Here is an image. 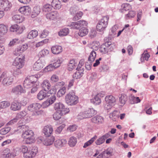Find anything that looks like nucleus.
I'll return each instance as SVG.
<instances>
[{"label":"nucleus","instance_id":"nucleus-8","mask_svg":"<svg viewBox=\"0 0 158 158\" xmlns=\"http://www.w3.org/2000/svg\"><path fill=\"white\" fill-rule=\"evenodd\" d=\"M87 24V22L84 20H80L76 22H72L69 26L71 28L76 29H80L82 26H86Z\"/></svg>","mask_w":158,"mask_h":158},{"label":"nucleus","instance_id":"nucleus-16","mask_svg":"<svg viewBox=\"0 0 158 158\" xmlns=\"http://www.w3.org/2000/svg\"><path fill=\"white\" fill-rule=\"evenodd\" d=\"M67 141L65 139H59L55 142V145L56 147L59 148L62 147L66 143Z\"/></svg>","mask_w":158,"mask_h":158},{"label":"nucleus","instance_id":"nucleus-32","mask_svg":"<svg viewBox=\"0 0 158 158\" xmlns=\"http://www.w3.org/2000/svg\"><path fill=\"white\" fill-rule=\"evenodd\" d=\"M7 27L3 24H0V35H4L7 32Z\"/></svg>","mask_w":158,"mask_h":158},{"label":"nucleus","instance_id":"nucleus-5","mask_svg":"<svg viewBox=\"0 0 158 158\" xmlns=\"http://www.w3.org/2000/svg\"><path fill=\"white\" fill-rule=\"evenodd\" d=\"M114 47L115 46L114 44L110 43L105 42L101 45L99 50L101 53L105 54L112 51Z\"/></svg>","mask_w":158,"mask_h":158},{"label":"nucleus","instance_id":"nucleus-49","mask_svg":"<svg viewBox=\"0 0 158 158\" xmlns=\"http://www.w3.org/2000/svg\"><path fill=\"white\" fill-rule=\"evenodd\" d=\"M78 8L76 6H73L70 9V13L73 15H75V14L78 12Z\"/></svg>","mask_w":158,"mask_h":158},{"label":"nucleus","instance_id":"nucleus-41","mask_svg":"<svg viewBox=\"0 0 158 158\" xmlns=\"http://www.w3.org/2000/svg\"><path fill=\"white\" fill-rule=\"evenodd\" d=\"M127 100V96L125 94H122L119 98L120 103L123 105L125 103Z\"/></svg>","mask_w":158,"mask_h":158},{"label":"nucleus","instance_id":"nucleus-30","mask_svg":"<svg viewBox=\"0 0 158 158\" xmlns=\"http://www.w3.org/2000/svg\"><path fill=\"white\" fill-rule=\"evenodd\" d=\"M106 102L112 104L116 101L115 98L112 95L106 96L105 98Z\"/></svg>","mask_w":158,"mask_h":158},{"label":"nucleus","instance_id":"nucleus-45","mask_svg":"<svg viewBox=\"0 0 158 158\" xmlns=\"http://www.w3.org/2000/svg\"><path fill=\"white\" fill-rule=\"evenodd\" d=\"M97 136H94L89 140L86 142L84 144L83 147L84 148H86L90 145L97 138Z\"/></svg>","mask_w":158,"mask_h":158},{"label":"nucleus","instance_id":"nucleus-22","mask_svg":"<svg viewBox=\"0 0 158 158\" xmlns=\"http://www.w3.org/2000/svg\"><path fill=\"white\" fill-rule=\"evenodd\" d=\"M86 26H82L80 29L78 35L80 36L83 37L87 34L88 30L86 28Z\"/></svg>","mask_w":158,"mask_h":158},{"label":"nucleus","instance_id":"nucleus-46","mask_svg":"<svg viewBox=\"0 0 158 158\" xmlns=\"http://www.w3.org/2000/svg\"><path fill=\"white\" fill-rule=\"evenodd\" d=\"M66 92V89L65 87L60 89L58 91L57 95L58 97H60L64 95Z\"/></svg>","mask_w":158,"mask_h":158},{"label":"nucleus","instance_id":"nucleus-61","mask_svg":"<svg viewBox=\"0 0 158 158\" xmlns=\"http://www.w3.org/2000/svg\"><path fill=\"white\" fill-rule=\"evenodd\" d=\"M12 19L17 23H20L19 15H14Z\"/></svg>","mask_w":158,"mask_h":158},{"label":"nucleus","instance_id":"nucleus-38","mask_svg":"<svg viewBox=\"0 0 158 158\" xmlns=\"http://www.w3.org/2000/svg\"><path fill=\"white\" fill-rule=\"evenodd\" d=\"M96 53L94 51H92L90 53V55L88 58V60L90 63L94 61L96 58Z\"/></svg>","mask_w":158,"mask_h":158},{"label":"nucleus","instance_id":"nucleus-6","mask_svg":"<svg viewBox=\"0 0 158 158\" xmlns=\"http://www.w3.org/2000/svg\"><path fill=\"white\" fill-rule=\"evenodd\" d=\"M41 105L38 103H34L30 105L28 107V110L31 112H33L32 115H38L40 113L39 110L41 107Z\"/></svg>","mask_w":158,"mask_h":158},{"label":"nucleus","instance_id":"nucleus-58","mask_svg":"<svg viewBox=\"0 0 158 158\" xmlns=\"http://www.w3.org/2000/svg\"><path fill=\"white\" fill-rule=\"evenodd\" d=\"M48 50L46 49L42 50L40 52L39 55L41 57H44L49 53Z\"/></svg>","mask_w":158,"mask_h":158},{"label":"nucleus","instance_id":"nucleus-39","mask_svg":"<svg viewBox=\"0 0 158 158\" xmlns=\"http://www.w3.org/2000/svg\"><path fill=\"white\" fill-rule=\"evenodd\" d=\"M64 106L61 102H58L55 103L54 108L55 110H62L64 109Z\"/></svg>","mask_w":158,"mask_h":158},{"label":"nucleus","instance_id":"nucleus-40","mask_svg":"<svg viewBox=\"0 0 158 158\" xmlns=\"http://www.w3.org/2000/svg\"><path fill=\"white\" fill-rule=\"evenodd\" d=\"M69 31L68 28H64L61 29L58 33L60 36H64L67 35L69 33Z\"/></svg>","mask_w":158,"mask_h":158},{"label":"nucleus","instance_id":"nucleus-3","mask_svg":"<svg viewBox=\"0 0 158 158\" xmlns=\"http://www.w3.org/2000/svg\"><path fill=\"white\" fill-rule=\"evenodd\" d=\"M66 103L69 106L75 105L78 102V97L74 92H69L65 97Z\"/></svg>","mask_w":158,"mask_h":158},{"label":"nucleus","instance_id":"nucleus-54","mask_svg":"<svg viewBox=\"0 0 158 158\" xmlns=\"http://www.w3.org/2000/svg\"><path fill=\"white\" fill-rule=\"evenodd\" d=\"M20 92V85H18L12 89V92L15 94H18Z\"/></svg>","mask_w":158,"mask_h":158},{"label":"nucleus","instance_id":"nucleus-33","mask_svg":"<svg viewBox=\"0 0 158 158\" xmlns=\"http://www.w3.org/2000/svg\"><path fill=\"white\" fill-rule=\"evenodd\" d=\"M23 84L24 87L27 88H30L35 85L33 83L31 82L27 78L24 81Z\"/></svg>","mask_w":158,"mask_h":158},{"label":"nucleus","instance_id":"nucleus-14","mask_svg":"<svg viewBox=\"0 0 158 158\" xmlns=\"http://www.w3.org/2000/svg\"><path fill=\"white\" fill-rule=\"evenodd\" d=\"M48 96L49 95L47 90H42L38 94L37 97L39 100H41Z\"/></svg>","mask_w":158,"mask_h":158},{"label":"nucleus","instance_id":"nucleus-44","mask_svg":"<svg viewBox=\"0 0 158 158\" xmlns=\"http://www.w3.org/2000/svg\"><path fill=\"white\" fill-rule=\"evenodd\" d=\"M52 8V4L51 5L50 4H46L44 6L43 10L44 12H49L51 10Z\"/></svg>","mask_w":158,"mask_h":158},{"label":"nucleus","instance_id":"nucleus-29","mask_svg":"<svg viewBox=\"0 0 158 158\" xmlns=\"http://www.w3.org/2000/svg\"><path fill=\"white\" fill-rule=\"evenodd\" d=\"M55 140L54 137L52 136L46 138L44 141V144L46 146H48L52 144Z\"/></svg>","mask_w":158,"mask_h":158},{"label":"nucleus","instance_id":"nucleus-59","mask_svg":"<svg viewBox=\"0 0 158 158\" xmlns=\"http://www.w3.org/2000/svg\"><path fill=\"white\" fill-rule=\"evenodd\" d=\"M123 10L126 11L129 10L131 8V6L129 4H124L122 5Z\"/></svg>","mask_w":158,"mask_h":158},{"label":"nucleus","instance_id":"nucleus-37","mask_svg":"<svg viewBox=\"0 0 158 158\" xmlns=\"http://www.w3.org/2000/svg\"><path fill=\"white\" fill-rule=\"evenodd\" d=\"M86 114H88L89 118H90L95 115L97 113L96 110L93 108H89L86 110Z\"/></svg>","mask_w":158,"mask_h":158},{"label":"nucleus","instance_id":"nucleus-55","mask_svg":"<svg viewBox=\"0 0 158 158\" xmlns=\"http://www.w3.org/2000/svg\"><path fill=\"white\" fill-rule=\"evenodd\" d=\"M20 56L22 57V58H20V68H21L25 65V62L24 55L20 54Z\"/></svg>","mask_w":158,"mask_h":158},{"label":"nucleus","instance_id":"nucleus-21","mask_svg":"<svg viewBox=\"0 0 158 158\" xmlns=\"http://www.w3.org/2000/svg\"><path fill=\"white\" fill-rule=\"evenodd\" d=\"M91 121L94 123L99 124L103 122V118L101 116L97 115L92 118Z\"/></svg>","mask_w":158,"mask_h":158},{"label":"nucleus","instance_id":"nucleus-10","mask_svg":"<svg viewBox=\"0 0 158 158\" xmlns=\"http://www.w3.org/2000/svg\"><path fill=\"white\" fill-rule=\"evenodd\" d=\"M2 79V83L4 85H10L13 81V78L11 77L7 76L6 73L5 72H3L1 75L0 77V81Z\"/></svg>","mask_w":158,"mask_h":158},{"label":"nucleus","instance_id":"nucleus-36","mask_svg":"<svg viewBox=\"0 0 158 158\" xmlns=\"http://www.w3.org/2000/svg\"><path fill=\"white\" fill-rule=\"evenodd\" d=\"M61 110H58L55 112L53 115V118L55 120H58L63 115Z\"/></svg>","mask_w":158,"mask_h":158},{"label":"nucleus","instance_id":"nucleus-17","mask_svg":"<svg viewBox=\"0 0 158 158\" xmlns=\"http://www.w3.org/2000/svg\"><path fill=\"white\" fill-rule=\"evenodd\" d=\"M58 16V14L56 11L48 13L46 15V17L48 19L53 20L56 19Z\"/></svg>","mask_w":158,"mask_h":158},{"label":"nucleus","instance_id":"nucleus-34","mask_svg":"<svg viewBox=\"0 0 158 158\" xmlns=\"http://www.w3.org/2000/svg\"><path fill=\"white\" fill-rule=\"evenodd\" d=\"M77 142V139L74 136L71 137L68 141V144L71 147H74Z\"/></svg>","mask_w":158,"mask_h":158},{"label":"nucleus","instance_id":"nucleus-47","mask_svg":"<svg viewBox=\"0 0 158 158\" xmlns=\"http://www.w3.org/2000/svg\"><path fill=\"white\" fill-rule=\"evenodd\" d=\"M83 15V13L81 11L78 12L75 14L73 18V20L74 21H77L81 19V17Z\"/></svg>","mask_w":158,"mask_h":158},{"label":"nucleus","instance_id":"nucleus-56","mask_svg":"<svg viewBox=\"0 0 158 158\" xmlns=\"http://www.w3.org/2000/svg\"><path fill=\"white\" fill-rule=\"evenodd\" d=\"M19 29V26L17 24H15L12 26L10 28V31H17Z\"/></svg>","mask_w":158,"mask_h":158},{"label":"nucleus","instance_id":"nucleus-13","mask_svg":"<svg viewBox=\"0 0 158 158\" xmlns=\"http://www.w3.org/2000/svg\"><path fill=\"white\" fill-rule=\"evenodd\" d=\"M53 130L51 125H47L45 126L43 130V132L46 137H49L51 136Z\"/></svg>","mask_w":158,"mask_h":158},{"label":"nucleus","instance_id":"nucleus-7","mask_svg":"<svg viewBox=\"0 0 158 158\" xmlns=\"http://www.w3.org/2000/svg\"><path fill=\"white\" fill-rule=\"evenodd\" d=\"M12 4L8 0H0V9L4 11L9 10Z\"/></svg>","mask_w":158,"mask_h":158},{"label":"nucleus","instance_id":"nucleus-1","mask_svg":"<svg viewBox=\"0 0 158 158\" xmlns=\"http://www.w3.org/2000/svg\"><path fill=\"white\" fill-rule=\"evenodd\" d=\"M27 114L25 111L20 112V124L27 122V118L25 117ZM22 133V137L24 139L23 141L27 144H30L34 141V133L32 130L29 129V127L26 125L20 124V133Z\"/></svg>","mask_w":158,"mask_h":158},{"label":"nucleus","instance_id":"nucleus-60","mask_svg":"<svg viewBox=\"0 0 158 158\" xmlns=\"http://www.w3.org/2000/svg\"><path fill=\"white\" fill-rule=\"evenodd\" d=\"M105 141L104 139L101 137L97 139L95 143L97 145H100L103 143Z\"/></svg>","mask_w":158,"mask_h":158},{"label":"nucleus","instance_id":"nucleus-20","mask_svg":"<svg viewBox=\"0 0 158 158\" xmlns=\"http://www.w3.org/2000/svg\"><path fill=\"white\" fill-rule=\"evenodd\" d=\"M52 7L55 9L59 10L61 7L60 1L59 0H53L51 2Z\"/></svg>","mask_w":158,"mask_h":158},{"label":"nucleus","instance_id":"nucleus-52","mask_svg":"<svg viewBox=\"0 0 158 158\" xmlns=\"http://www.w3.org/2000/svg\"><path fill=\"white\" fill-rule=\"evenodd\" d=\"M109 69V67L106 64H103L100 66L99 68V71L100 72H104L106 71Z\"/></svg>","mask_w":158,"mask_h":158},{"label":"nucleus","instance_id":"nucleus-9","mask_svg":"<svg viewBox=\"0 0 158 158\" xmlns=\"http://www.w3.org/2000/svg\"><path fill=\"white\" fill-rule=\"evenodd\" d=\"M38 152V148L34 146L31 150H29L26 152L24 153L23 155L25 158H31L35 156Z\"/></svg>","mask_w":158,"mask_h":158},{"label":"nucleus","instance_id":"nucleus-50","mask_svg":"<svg viewBox=\"0 0 158 158\" xmlns=\"http://www.w3.org/2000/svg\"><path fill=\"white\" fill-rule=\"evenodd\" d=\"M65 125L64 124H62L57 127L55 130V132L56 134H59L60 133L63 129L65 127Z\"/></svg>","mask_w":158,"mask_h":158},{"label":"nucleus","instance_id":"nucleus-15","mask_svg":"<svg viewBox=\"0 0 158 158\" xmlns=\"http://www.w3.org/2000/svg\"><path fill=\"white\" fill-rule=\"evenodd\" d=\"M52 52L54 54H58L62 51V48L59 45L53 46L51 48Z\"/></svg>","mask_w":158,"mask_h":158},{"label":"nucleus","instance_id":"nucleus-57","mask_svg":"<svg viewBox=\"0 0 158 158\" xmlns=\"http://www.w3.org/2000/svg\"><path fill=\"white\" fill-rule=\"evenodd\" d=\"M48 42V40L47 39H44L38 43H37L35 47L36 48L40 47L41 46H42L44 44L47 43Z\"/></svg>","mask_w":158,"mask_h":158},{"label":"nucleus","instance_id":"nucleus-23","mask_svg":"<svg viewBox=\"0 0 158 158\" xmlns=\"http://www.w3.org/2000/svg\"><path fill=\"white\" fill-rule=\"evenodd\" d=\"M101 96L100 94H98L94 98L91 99V102L95 105H98L101 102L100 97Z\"/></svg>","mask_w":158,"mask_h":158},{"label":"nucleus","instance_id":"nucleus-25","mask_svg":"<svg viewBox=\"0 0 158 158\" xmlns=\"http://www.w3.org/2000/svg\"><path fill=\"white\" fill-rule=\"evenodd\" d=\"M41 9L39 6H35L33 9L31 17L32 18H34L37 16L40 13Z\"/></svg>","mask_w":158,"mask_h":158},{"label":"nucleus","instance_id":"nucleus-19","mask_svg":"<svg viewBox=\"0 0 158 158\" xmlns=\"http://www.w3.org/2000/svg\"><path fill=\"white\" fill-rule=\"evenodd\" d=\"M82 69L79 70H76L73 75V77L74 79H77L81 78L84 74V72Z\"/></svg>","mask_w":158,"mask_h":158},{"label":"nucleus","instance_id":"nucleus-31","mask_svg":"<svg viewBox=\"0 0 158 158\" xmlns=\"http://www.w3.org/2000/svg\"><path fill=\"white\" fill-rule=\"evenodd\" d=\"M44 66V64L41 62H36L33 66V68L35 71H39Z\"/></svg>","mask_w":158,"mask_h":158},{"label":"nucleus","instance_id":"nucleus-35","mask_svg":"<svg viewBox=\"0 0 158 158\" xmlns=\"http://www.w3.org/2000/svg\"><path fill=\"white\" fill-rule=\"evenodd\" d=\"M11 109L14 111L19 110L20 109L19 102L16 101H15L11 104Z\"/></svg>","mask_w":158,"mask_h":158},{"label":"nucleus","instance_id":"nucleus-28","mask_svg":"<svg viewBox=\"0 0 158 158\" xmlns=\"http://www.w3.org/2000/svg\"><path fill=\"white\" fill-rule=\"evenodd\" d=\"M41 85L43 90H47V91L49 90L51 86V85L48 80L44 81Z\"/></svg>","mask_w":158,"mask_h":158},{"label":"nucleus","instance_id":"nucleus-63","mask_svg":"<svg viewBox=\"0 0 158 158\" xmlns=\"http://www.w3.org/2000/svg\"><path fill=\"white\" fill-rule=\"evenodd\" d=\"M135 15V12L133 10L130 11L129 13L126 15L127 16L128 19L133 18L134 17Z\"/></svg>","mask_w":158,"mask_h":158},{"label":"nucleus","instance_id":"nucleus-43","mask_svg":"<svg viewBox=\"0 0 158 158\" xmlns=\"http://www.w3.org/2000/svg\"><path fill=\"white\" fill-rule=\"evenodd\" d=\"M86 110L85 111L80 113L78 116V118L80 119L89 118L88 114H86Z\"/></svg>","mask_w":158,"mask_h":158},{"label":"nucleus","instance_id":"nucleus-4","mask_svg":"<svg viewBox=\"0 0 158 158\" xmlns=\"http://www.w3.org/2000/svg\"><path fill=\"white\" fill-rule=\"evenodd\" d=\"M109 19L108 17L104 16L98 21L96 26L98 31L103 32L107 26Z\"/></svg>","mask_w":158,"mask_h":158},{"label":"nucleus","instance_id":"nucleus-24","mask_svg":"<svg viewBox=\"0 0 158 158\" xmlns=\"http://www.w3.org/2000/svg\"><path fill=\"white\" fill-rule=\"evenodd\" d=\"M113 151L111 148H108L102 153L104 157L108 158L112 155Z\"/></svg>","mask_w":158,"mask_h":158},{"label":"nucleus","instance_id":"nucleus-18","mask_svg":"<svg viewBox=\"0 0 158 158\" xmlns=\"http://www.w3.org/2000/svg\"><path fill=\"white\" fill-rule=\"evenodd\" d=\"M31 8L27 6H20V13L27 15L31 11Z\"/></svg>","mask_w":158,"mask_h":158},{"label":"nucleus","instance_id":"nucleus-12","mask_svg":"<svg viewBox=\"0 0 158 158\" xmlns=\"http://www.w3.org/2000/svg\"><path fill=\"white\" fill-rule=\"evenodd\" d=\"M38 35V31L36 30H33L31 31L28 34L26 35L23 38H21L20 41L22 42L24 41L27 38L32 39L36 37Z\"/></svg>","mask_w":158,"mask_h":158},{"label":"nucleus","instance_id":"nucleus-62","mask_svg":"<svg viewBox=\"0 0 158 158\" xmlns=\"http://www.w3.org/2000/svg\"><path fill=\"white\" fill-rule=\"evenodd\" d=\"M48 31L46 30H44L40 35V37L41 38H45L48 35Z\"/></svg>","mask_w":158,"mask_h":158},{"label":"nucleus","instance_id":"nucleus-42","mask_svg":"<svg viewBox=\"0 0 158 158\" xmlns=\"http://www.w3.org/2000/svg\"><path fill=\"white\" fill-rule=\"evenodd\" d=\"M20 43V40L19 39L15 38L10 41L8 44L9 47H12L14 45H17Z\"/></svg>","mask_w":158,"mask_h":158},{"label":"nucleus","instance_id":"nucleus-53","mask_svg":"<svg viewBox=\"0 0 158 158\" xmlns=\"http://www.w3.org/2000/svg\"><path fill=\"white\" fill-rule=\"evenodd\" d=\"M28 101V99L27 98L23 97L22 98L21 101H20V105L25 106Z\"/></svg>","mask_w":158,"mask_h":158},{"label":"nucleus","instance_id":"nucleus-51","mask_svg":"<svg viewBox=\"0 0 158 158\" xmlns=\"http://www.w3.org/2000/svg\"><path fill=\"white\" fill-rule=\"evenodd\" d=\"M11 128L10 127L3 128L0 130V134L4 135L8 133L10 130Z\"/></svg>","mask_w":158,"mask_h":158},{"label":"nucleus","instance_id":"nucleus-48","mask_svg":"<svg viewBox=\"0 0 158 158\" xmlns=\"http://www.w3.org/2000/svg\"><path fill=\"white\" fill-rule=\"evenodd\" d=\"M10 105L9 102L7 101H4L0 102V108H5L9 106Z\"/></svg>","mask_w":158,"mask_h":158},{"label":"nucleus","instance_id":"nucleus-2","mask_svg":"<svg viewBox=\"0 0 158 158\" xmlns=\"http://www.w3.org/2000/svg\"><path fill=\"white\" fill-rule=\"evenodd\" d=\"M14 55L18 56L15 60L13 63V65L15 66V68L14 69V73L15 74L18 75L20 73V48H17L13 52Z\"/></svg>","mask_w":158,"mask_h":158},{"label":"nucleus","instance_id":"nucleus-27","mask_svg":"<svg viewBox=\"0 0 158 158\" xmlns=\"http://www.w3.org/2000/svg\"><path fill=\"white\" fill-rule=\"evenodd\" d=\"M77 65V63L75 62L74 59L71 60L68 64V70L69 71H72L76 67Z\"/></svg>","mask_w":158,"mask_h":158},{"label":"nucleus","instance_id":"nucleus-64","mask_svg":"<svg viewBox=\"0 0 158 158\" xmlns=\"http://www.w3.org/2000/svg\"><path fill=\"white\" fill-rule=\"evenodd\" d=\"M28 48V45L27 44H24L20 45V52H23L26 51Z\"/></svg>","mask_w":158,"mask_h":158},{"label":"nucleus","instance_id":"nucleus-11","mask_svg":"<svg viewBox=\"0 0 158 158\" xmlns=\"http://www.w3.org/2000/svg\"><path fill=\"white\" fill-rule=\"evenodd\" d=\"M62 61L61 59H57L54 60L52 64H51L46 67V69L48 71H51L53 69H55L59 67L60 66Z\"/></svg>","mask_w":158,"mask_h":158},{"label":"nucleus","instance_id":"nucleus-26","mask_svg":"<svg viewBox=\"0 0 158 158\" xmlns=\"http://www.w3.org/2000/svg\"><path fill=\"white\" fill-rule=\"evenodd\" d=\"M40 77L39 75L35 74L29 77L28 76L27 78L35 85V84H36V81H37L38 79Z\"/></svg>","mask_w":158,"mask_h":158}]
</instances>
